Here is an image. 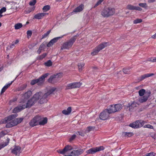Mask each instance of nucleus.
<instances>
[{
  "instance_id": "f257e3e1",
  "label": "nucleus",
  "mask_w": 156,
  "mask_h": 156,
  "mask_svg": "<svg viewBox=\"0 0 156 156\" xmlns=\"http://www.w3.org/2000/svg\"><path fill=\"white\" fill-rule=\"evenodd\" d=\"M56 89L55 87H52L45 93L41 92H37L34 95L33 98L36 103L38 101L40 104H43L47 102V98L56 90Z\"/></svg>"
},
{
  "instance_id": "f03ea898",
  "label": "nucleus",
  "mask_w": 156,
  "mask_h": 156,
  "mask_svg": "<svg viewBox=\"0 0 156 156\" xmlns=\"http://www.w3.org/2000/svg\"><path fill=\"white\" fill-rule=\"evenodd\" d=\"M17 116V114H16L10 115L0 121V124L6 123L5 126L7 128H10L15 126L20 123L23 119V118H21L13 120Z\"/></svg>"
},
{
  "instance_id": "7ed1b4c3",
  "label": "nucleus",
  "mask_w": 156,
  "mask_h": 156,
  "mask_svg": "<svg viewBox=\"0 0 156 156\" xmlns=\"http://www.w3.org/2000/svg\"><path fill=\"white\" fill-rule=\"evenodd\" d=\"M20 103L19 106L14 108L13 111V112L16 113L24 108H30L34 105L36 102L32 97L27 101H23L21 102Z\"/></svg>"
},
{
  "instance_id": "20e7f679",
  "label": "nucleus",
  "mask_w": 156,
  "mask_h": 156,
  "mask_svg": "<svg viewBox=\"0 0 156 156\" xmlns=\"http://www.w3.org/2000/svg\"><path fill=\"white\" fill-rule=\"evenodd\" d=\"M76 35L75 36L68 41L64 43L61 47V50L68 49L71 48L76 40Z\"/></svg>"
},
{
  "instance_id": "39448f33",
  "label": "nucleus",
  "mask_w": 156,
  "mask_h": 156,
  "mask_svg": "<svg viewBox=\"0 0 156 156\" xmlns=\"http://www.w3.org/2000/svg\"><path fill=\"white\" fill-rule=\"evenodd\" d=\"M115 12L113 8L109 7L105 8L101 12V15L104 17H108L113 15Z\"/></svg>"
},
{
  "instance_id": "423d86ee",
  "label": "nucleus",
  "mask_w": 156,
  "mask_h": 156,
  "mask_svg": "<svg viewBox=\"0 0 156 156\" xmlns=\"http://www.w3.org/2000/svg\"><path fill=\"white\" fill-rule=\"evenodd\" d=\"M73 147L70 145H66L62 150H58V152L60 154H64L65 156H71V150H73Z\"/></svg>"
},
{
  "instance_id": "0eeeda50",
  "label": "nucleus",
  "mask_w": 156,
  "mask_h": 156,
  "mask_svg": "<svg viewBox=\"0 0 156 156\" xmlns=\"http://www.w3.org/2000/svg\"><path fill=\"white\" fill-rule=\"evenodd\" d=\"M62 75L61 73H57L52 75L48 79V81L50 83H55L58 82L62 77Z\"/></svg>"
},
{
  "instance_id": "6e6552de",
  "label": "nucleus",
  "mask_w": 156,
  "mask_h": 156,
  "mask_svg": "<svg viewBox=\"0 0 156 156\" xmlns=\"http://www.w3.org/2000/svg\"><path fill=\"white\" fill-rule=\"evenodd\" d=\"M48 75V73H46L42 75L39 79L32 80L30 83L31 84L34 85L36 83H37L38 85H41L44 82L45 78Z\"/></svg>"
},
{
  "instance_id": "1a4fd4ad",
  "label": "nucleus",
  "mask_w": 156,
  "mask_h": 156,
  "mask_svg": "<svg viewBox=\"0 0 156 156\" xmlns=\"http://www.w3.org/2000/svg\"><path fill=\"white\" fill-rule=\"evenodd\" d=\"M104 147L102 146L91 148L86 151L87 154H93L96 152L103 150Z\"/></svg>"
},
{
  "instance_id": "9d476101",
  "label": "nucleus",
  "mask_w": 156,
  "mask_h": 156,
  "mask_svg": "<svg viewBox=\"0 0 156 156\" xmlns=\"http://www.w3.org/2000/svg\"><path fill=\"white\" fill-rule=\"evenodd\" d=\"M144 124L143 121L138 120L130 124L129 126L133 128H137L142 127Z\"/></svg>"
},
{
  "instance_id": "9b49d317",
  "label": "nucleus",
  "mask_w": 156,
  "mask_h": 156,
  "mask_svg": "<svg viewBox=\"0 0 156 156\" xmlns=\"http://www.w3.org/2000/svg\"><path fill=\"white\" fill-rule=\"evenodd\" d=\"M151 94V92L150 91H146L145 94L144 95L138 98L139 101L141 103L146 102L149 97Z\"/></svg>"
},
{
  "instance_id": "f8f14e48",
  "label": "nucleus",
  "mask_w": 156,
  "mask_h": 156,
  "mask_svg": "<svg viewBox=\"0 0 156 156\" xmlns=\"http://www.w3.org/2000/svg\"><path fill=\"white\" fill-rule=\"evenodd\" d=\"M40 118L38 117V115L34 117L30 122L29 123L30 126L33 127L39 124V121Z\"/></svg>"
},
{
  "instance_id": "ddd939ff",
  "label": "nucleus",
  "mask_w": 156,
  "mask_h": 156,
  "mask_svg": "<svg viewBox=\"0 0 156 156\" xmlns=\"http://www.w3.org/2000/svg\"><path fill=\"white\" fill-rule=\"evenodd\" d=\"M109 114L106 109L102 112L99 115L100 119L105 120L107 119L109 117Z\"/></svg>"
},
{
  "instance_id": "4468645a",
  "label": "nucleus",
  "mask_w": 156,
  "mask_h": 156,
  "mask_svg": "<svg viewBox=\"0 0 156 156\" xmlns=\"http://www.w3.org/2000/svg\"><path fill=\"white\" fill-rule=\"evenodd\" d=\"M67 34H66L62 36H61V37H58L54 38L52 39L47 44V46L48 47H49L52 46L55 43L57 42L58 40L60 38H62L64 36H66L67 35Z\"/></svg>"
},
{
  "instance_id": "2eb2a0df",
  "label": "nucleus",
  "mask_w": 156,
  "mask_h": 156,
  "mask_svg": "<svg viewBox=\"0 0 156 156\" xmlns=\"http://www.w3.org/2000/svg\"><path fill=\"white\" fill-rule=\"evenodd\" d=\"M139 105L137 103L134 102L132 103H129L127 106V108H129V110L130 111H132L135 108L138 107Z\"/></svg>"
},
{
  "instance_id": "dca6fc26",
  "label": "nucleus",
  "mask_w": 156,
  "mask_h": 156,
  "mask_svg": "<svg viewBox=\"0 0 156 156\" xmlns=\"http://www.w3.org/2000/svg\"><path fill=\"white\" fill-rule=\"evenodd\" d=\"M83 152V149H80L76 150H73L71 151V156H78L82 154Z\"/></svg>"
},
{
  "instance_id": "f3484780",
  "label": "nucleus",
  "mask_w": 156,
  "mask_h": 156,
  "mask_svg": "<svg viewBox=\"0 0 156 156\" xmlns=\"http://www.w3.org/2000/svg\"><path fill=\"white\" fill-rule=\"evenodd\" d=\"M48 14V13H39L34 15V18L37 20L41 19Z\"/></svg>"
},
{
  "instance_id": "a211bd4d",
  "label": "nucleus",
  "mask_w": 156,
  "mask_h": 156,
  "mask_svg": "<svg viewBox=\"0 0 156 156\" xmlns=\"http://www.w3.org/2000/svg\"><path fill=\"white\" fill-rule=\"evenodd\" d=\"M21 152V148L18 146H15L12 151L13 154L16 155H19Z\"/></svg>"
},
{
  "instance_id": "6ab92c4d",
  "label": "nucleus",
  "mask_w": 156,
  "mask_h": 156,
  "mask_svg": "<svg viewBox=\"0 0 156 156\" xmlns=\"http://www.w3.org/2000/svg\"><path fill=\"white\" fill-rule=\"evenodd\" d=\"M38 117H39L40 119L39 121V125H43L47 123V118H43L40 115H38Z\"/></svg>"
},
{
  "instance_id": "aec40b11",
  "label": "nucleus",
  "mask_w": 156,
  "mask_h": 156,
  "mask_svg": "<svg viewBox=\"0 0 156 156\" xmlns=\"http://www.w3.org/2000/svg\"><path fill=\"white\" fill-rule=\"evenodd\" d=\"M154 75V74L153 73L144 74L141 76L140 77V81H141L146 78L149 77Z\"/></svg>"
},
{
  "instance_id": "412c9836",
  "label": "nucleus",
  "mask_w": 156,
  "mask_h": 156,
  "mask_svg": "<svg viewBox=\"0 0 156 156\" xmlns=\"http://www.w3.org/2000/svg\"><path fill=\"white\" fill-rule=\"evenodd\" d=\"M84 8V5L81 4L78 7L74 9L73 12H78L82 11Z\"/></svg>"
},
{
  "instance_id": "4be33fe9",
  "label": "nucleus",
  "mask_w": 156,
  "mask_h": 156,
  "mask_svg": "<svg viewBox=\"0 0 156 156\" xmlns=\"http://www.w3.org/2000/svg\"><path fill=\"white\" fill-rule=\"evenodd\" d=\"M32 93L31 91L29 90L26 92L23 95V98H29L31 95Z\"/></svg>"
},
{
  "instance_id": "5701e85b",
  "label": "nucleus",
  "mask_w": 156,
  "mask_h": 156,
  "mask_svg": "<svg viewBox=\"0 0 156 156\" xmlns=\"http://www.w3.org/2000/svg\"><path fill=\"white\" fill-rule=\"evenodd\" d=\"M115 106L114 105H111L109 108L106 109V110H107L108 113L110 114L112 113L115 112Z\"/></svg>"
},
{
  "instance_id": "b1692460",
  "label": "nucleus",
  "mask_w": 156,
  "mask_h": 156,
  "mask_svg": "<svg viewBox=\"0 0 156 156\" xmlns=\"http://www.w3.org/2000/svg\"><path fill=\"white\" fill-rule=\"evenodd\" d=\"M13 81L14 80L11 81L10 83L7 84L3 87L1 91V94H2L5 91V90L12 84Z\"/></svg>"
},
{
  "instance_id": "393cba45",
  "label": "nucleus",
  "mask_w": 156,
  "mask_h": 156,
  "mask_svg": "<svg viewBox=\"0 0 156 156\" xmlns=\"http://www.w3.org/2000/svg\"><path fill=\"white\" fill-rule=\"evenodd\" d=\"M72 109L71 107H68L67 110H64L62 111V113L65 115H68L71 112Z\"/></svg>"
},
{
  "instance_id": "a878e982",
  "label": "nucleus",
  "mask_w": 156,
  "mask_h": 156,
  "mask_svg": "<svg viewBox=\"0 0 156 156\" xmlns=\"http://www.w3.org/2000/svg\"><path fill=\"white\" fill-rule=\"evenodd\" d=\"M107 42H104L99 44L97 47L99 48L100 50H101L105 47H107Z\"/></svg>"
},
{
  "instance_id": "bb28decb",
  "label": "nucleus",
  "mask_w": 156,
  "mask_h": 156,
  "mask_svg": "<svg viewBox=\"0 0 156 156\" xmlns=\"http://www.w3.org/2000/svg\"><path fill=\"white\" fill-rule=\"evenodd\" d=\"M115 112L119 111L122 108V105L120 104H117L114 105Z\"/></svg>"
},
{
  "instance_id": "cd10ccee",
  "label": "nucleus",
  "mask_w": 156,
  "mask_h": 156,
  "mask_svg": "<svg viewBox=\"0 0 156 156\" xmlns=\"http://www.w3.org/2000/svg\"><path fill=\"white\" fill-rule=\"evenodd\" d=\"M75 88V87L74 86L73 83H69L66 87V90L71 89Z\"/></svg>"
},
{
  "instance_id": "c85d7f7f",
  "label": "nucleus",
  "mask_w": 156,
  "mask_h": 156,
  "mask_svg": "<svg viewBox=\"0 0 156 156\" xmlns=\"http://www.w3.org/2000/svg\"><path fill=\"white\" fill-rule=\"evenodd\" d=\"M100 51L99 48L97 47L94 49L93 51L91 53V54L92 55H96Z\"/></svg>"
},
{
  "instance_id": "c756f323",
  "label": "nucleus",
  "mask_w": 156,
  "mask_h": 156,
  "mask_svg": "<svg viewBox=\"0 0 156 156\" xmlns=\"http://www.w3.org/2000/svg\"><path fill=\"white\" fill-rule=\"evenodd\" d=\"M9 139L7 138L6 140V142L4 144H0V150L2 148L7 146L9 144Z\"/></svg>"
},
{
  "instance_id": "7c9ffc66",
  "label": "nucleus",
  "mask_w": 156,
  "mask_h": 156,
  "mask_svg": "<svg viewBox=\"0 0 156 156\" xmlns=\"http://www.w3.org/2000/svg\"><path fill=\"white\" fill-rule=\"evenodd\" d=\"M85 65V63L83 62L79 63L78 64V66L79 68V70L80 71H81L83 69V68Z\"/></svg>"
},
{
  "instance_id": "2f4dec72",
  "label": "nucleus",
  "mask_w": 156,
  "mask_h": 156,
  "mask_svg": "<svg viewBox=\"0 0 156 156\" xmlns=\"http://www.w3.org/2000/svg\"><path fill=\"white\" fill-rule=\"evenodd\" d=\"M145 90L144 89H142L138 91L139 95L140 96H143L146 93Z\"/></svg>"
},
{
  "instance_id": "473e14b6",
  "label": "nucleus",
  "mask_w": 156,
  "mask_h": 156,
  "mask_svg": "<svg viewBox=\"0 0 156 156\" xmlns=\"http://www.w3.org/2000/svg\"><path fill=\"white\" fill-rule=\"evenodd\" d=\"M122 135L124 136L130 137L133 135V133L131 132H123Z\"/></svg>"
},
{
  "instance_id": "72a5a7b5",
  "label": "nucleus",
  "mask_w": 156,
  "mask_h": 156,
  "mask_svg": "<svg viewBox=\"0 0 156 156\" xmlns=\"http://www.w3.org/2000/svg\"><path fill=\"white\" fill-rule=\"evenodd\" d=\"M22 24L21 23H17L14 26L15 29H19L22 27Z\"/></svg>"
},
{
  "instance_id": "f704fd0d",
  "label": "nucleus",
  "mask_w": 156,
  "mask_h": 156,
  "mask_svg": "<svg viewBox=\"0 0 156 156\" xmlns=\"http://www.w3.org/2000/svg\"><path fill=\"white\" fill-rule=\"evenodd\" d=\"M47 43L46 42H43L40 46L39 48L43 50H44L45 48Z\"/></svg>"
},
{
  "instance_id": "c9c22d12",
  "label": "nucleus",
  "mask_w": 156,
  "mask_h": 156,
  "mask_svg": "<svg viewBox=\"0 0 156 156\" xmlns=\"http://www.w3.org/2000/svg\"><path fill=\"white\" fill-rule=\"evenodd\" d=\"M131 69L130 67L125 68L123 69V73L125 74H129V70Z\"/></svg>"
},
{
  "instance_id": "e433bc0d",
  "label": "nucleus",
  "mask_w": 156,
  "mask_h": 156,
  "mask_svg": "<svg viewBox=\"0 0 156 156\" xmlns=\"http://www.w3.org/2000/svg\"><path fill=\"white\" fill-rule=\"evenodd\" d=\"M50 6L49 5H46L44 6L42 10L44 12H46L50 9Z\"/></svg>"
},
{
  "instance_id": "4c0bfd02",
  "label": "nucleus",
  "mask_w": 156,
  "mask_h": 156,
  "mask_svg": "<svg viewBox=\"0 0 156 156\" xmlns=\"http://www.w3.org/2000/svg\"><path fill=\"white\" fill-rule=\"evenodd\" d=\"M139 5L141 7L144 8L145 9H147L148 7L146 3H140L139 4Z\"/></svg>"
},
{
  "instance_id": "58836bf2",
  "label": "nucleus",
  "mask_w": 156,
  "mask_h": 156,
  "mask_svg": "<svg viewBox=\"0 0 156 156\" xmlns=\"http://www.w3.org/2000/svg\"><path fill=\"white\" fill-rule=\"evenodd\" d=\"M44 65L48 67H49L52 66V62L51 60H49L44 63Z\"/></svg>"
},
{
  "instance_id": "ea45409f",
  "label": "nucleus",
  "mask_w": 156,
  "mask_h": 156,
  "mask_svg": "<svg viewBox=\"0 0 156 156\" xmlns=\"http://www.w3.org/2000/svg\"><path fill=\"white\" fill-rule=\"evenodd\" d=\"M94 128H95L94 127L89 126L87 128V129L85 130V133H87L92 130H93Z\"/></svg>"
},
{
  "instance_id": "a19ab883",
  "label": "nucleus",
  "mask_w": 156,
  "mask_h": 156,
  "mask_svg": "<svg viewBox=\"0 0 156 156\" xmlns=\"http://www.w3.org/2000/svg\"><path fill=\"white\" fill-rule=\"evenodd\" d=\"M74 86L75 88H79L82 85V83L80 82H74L73 83Z\"/></svg>"
},
{
  "instance_id": "79ce46f5",
  "label": "nucleus",
  "mask_w": 156,
  "mask_h": 156,
  "mask_svg": "<svg viewBox=\"0 0 156 156\" xmlns=\"http://www.w3.org/2000/svg\"><path fill=\"white\" fill-rule=\"evenodd\" d=\"M135 7L131 5H129L127 6V8L129 10H135Z\"/></svg>"
},
{
  "instance_id": "37998d69",
  "label": "nucleus",
  "mask_w": 156,
  "mask_h": 156,
  "mask_svg": "<svg viewBox=\"0 0 156 156\" xmlns=\"http://www.w3.org/2000/svg\"><path fill=\"white\" fill-rule=\"evenodd\" d=\"M51 30H50L47 31L46 33H45V34H44L42 36L41 39H43L44 38H46L48 35L49 34Z\"/></svg>"
},
{
  "instance_id": "c03bdc74",
  "label": "nucleus",
  "mask_w": 156,
  "mask_h": 156,
  "mask_svg": "<svg viewBox=\"0 0 156 156\" xmlns=\"http://www.w3.org/2000/svg\"><path fill=\"white\" fill-rule=\"evenodd\" d=\"M47 55V54L44 53L39 56L38 57V59L40 60H42L45 58Z\"/></svg>"
},
{
  "instance_id": "a18cd8bd",
  "label": "nucleus",
  "mask_w": 156,
  "mask_h": 156,
  "mask_svg": "<svg viewBox=\"0 0 156 156\" xmlns=\"http://www.w3.org/2000/svg\"><path fill=\"white\" fill-rule=\"evenodd\" d=\"M142 21V19H137L133 21V23L134 24H137L141 22Z\"/></svg>"
},
{
  "instance_id": "49530a36",
  "label": "nucleus",
  "mask_w": 156,
  "mask_h": 156,
  "mask_svg": "<svg viewBox=\"0 0 156 156\" xmlns=\"http://www.w3.org/2000/svg\"><path fill=\"white\" fill-rule=\"evenodd\" d=\"M27 87V85H23L22 86H20L18 90L21 91L22 90H24Z\"/></svg>"
},
{
  "instance_id": "de8ad7c7",
  "label": "nucleus",
  "mask_w": 156,
  "mask_h": 156,
  "mask_svg": "<svg viewBox=\"0 0 156 156\" xmlns=\"http://www.w3.org/2000/svg\"><path fill=\"white\" fill-rule=\"evenodd\" d=\"M104 0H99L98 2H97V3L95 4L94 6V8H95L97 7L98 5H99Z\"/></svg>"
},
{
  "instance_id": "09e8293b",
  "label": "nucleus",
  "mask_w": 156,
  "mask_h": 156,
  "mask_svg": "<svg viewBox=\"0 0 156 156\" xmlns=\"http://www.w3.org/2000/svg\"><path fill=\"white\" fill-rule=\"evenodd\" d=\"M36 2V0H32L29 2V5H34Z\"/></svg>"
},
{
  "instance_id": "8fccbe9b",
  "label": "nucleus",
  "mask_w": 156,
  "mask_h": 156,
  "mask_svg": "<svg viewBox=\"0 0 156 156\" xmlns=\"http://www.w3.org/2000/svg\"><path fill=\"white\" fill-rule=\"evenodd\" d=\"M7 133L6 131H2L0 133V136L1 137L4 136Z\"/></svg>"
},
{
  "instance_id": "3c124183",
  "label": "nucleus",
  "mask_w": 156,
  "mask_h": 156,
  "mask_svg": "<svg viewBox=\"0 0 156 156\" xmlns=\"http://www.w3.org/2000/svg\"><path fill=\"white\" fill-rule=\"evenodd\" d=\"M32 34V32L31 31L29 30L27 31V37L28 38H29V37H30L31 36Z\"/></svg>"
},
{
  "instance_id": "603ef678",
  "label": "nucleus",
  "mask_w": 156,
  "mask_h": 156,
  "mask_svg": "<svg viewBox=\"0 0 156 156\" xmlns=\"http://www.w3.org/2000/svg\"><path fill=\"white\" fill-rule=\"evenodd\" d=\"M6 8L5 7H3L0 10V13L2 14L3 12H5L6 11Z\"/></svg>"
},
{
  "instance_id": "864d4df0",
  "label": "nucleus",
  "mask_w": 156,
  "mask_h": 156,
  "mask_svg": "<svg viewBox=\"0 0 156 156\" xmlns=\"http://www.w3.org/2000/svg\"><path fill=\"white\" fill-rule=\"evenodd\" d=\"M144 127L145 128H147L149 129H152L153 128V127L150 125V124H147L146 125H145L144 126Z\"/></svg>"
},
{
  "instance_id": "5fc2aeb1",
  "label": "nucleus",
  "mask_w": 156,
  "mask_h": 156,
  "mask_svg": "<svg viewBox=\"0 0 156 156\" xmlns=\"http://www.w3.org/2000/svg\"><path fill=\"white\" fill-rule=\"evenodd\" d=\"M155 153H150L148 154H146L144 156H154Z\"/></svg>"
},
{
  "instance_id": "6e6d98bb",
  "label": "nucleus",
  "mask_w": 156,
  "mask_h": 156,
  "mask_svg": "<svg viewBox=\"0 0 156 156\" xmlns=\"http://www.w3.org/2000/svg\"><path fill=\"white\" fill-rule=\"evenodd\" d=\"M17 100V98L16 97L14 98H13V99H12V100H11L10 101V102H9V103H10V104H11V103L13 102H14L16 101Z\"/></svg>"
},
{
  "instance_id": "4d7b16f0",
  "label": "nucleus",
  "mask_w": 156,
  "mask_h": 156,
  "mask_svg": "<svg viewBox=\"0 0 156 156\" xmlns=\"http://www.w3.org/2000/svg\"><path fill=\"white\" fill-rule=\"evenodd\" d=\"M135 10L139 11H141L142 10V9L141 8H140L138 6H136L135 7Z\"/></svg>"
},
{
  "instance_id": "13d9d810",
  "label": "nucleus",
  "mask_w": 156,
  "mask_h": 156,
  "mask_svg": "<svg viewBox=\"0 0 156 156\" xmlns=\"http://www.w3.org/2000/svg\"><path fill=\"white\" fill-rule=\"evenodd\" d=\"M76 136L75 135H73L70 138V141H71L74 140L76 138Z\"/></svg>"
},
{
  "instance_id": "bf43d9fd",
  "label": "nucleus",
  "mask_w": 156,
  "mask_h": 156,
  "mask_svg": "<svg viewBox=\"0 0 156 156\" xmlns=\"http://www.w3.org/2000/svg\"><path fill=\"white\" fill-rule=\"evenodd\" d=\"M42 50H43L39 47L37 51V53L38 54H40L41 53Z\"/></svg>"
},
{
  "instance_id": "052dcab7",
  "label": "nucleus",
  "mask_w": 156,
  "mask_h": 156,
  "mask_svg": "<svg viewBox=\"0 0 156 156\" xmlns=\"http://www.w3.org/2000/svg\"><path fill=\"white\" fill-rule=\"evenodd\" d=\"M77 134H79L80 135H81V136H83L84 135V133L81 132H78L77 133Z\"/></svg>"
},
{
  "instance_id": "680f3d73",
  "label": "nucleus",
  "mask_w": 156,
  "mask_h": 156,
  "mask_svg": "<svg viewBox=\"0 0 156 156\" xmlns=\"http://www.w3.org/2000/svg\"><path fill=\"white\" fill-rule=\"evenodd\" d=\"M15 47V44L14 43H13L12 44H11L10 46V47L11 48H13L14 47Z\"/></svg>"
},
{
  "instance_id": "e2e57ef3",
  "label": "nucleus",
  "mask_w": 156,
  "mask_h": 156,
  "mask_svg": "<svg viewBox=\"0 0 156 156\" xmlns=\"http://www.w3.org/2000/svg\"><path fill=\"white\" fill-rule=\"evenodd\" d=\"M151 37L153 39L156 38V33L154 35L152 36Z\"/></svg>"
},
{
  "instance_id": "0e129e2a",
  "label": "nucleus",
  "mask_w": 156,
  "mask_h": 156,
  "mask_svg": "<svg viewBox=\"0 0 156 156\" xmlns=\"http://www.w3.org/2000/svg\"><path fill=\"white\" fill-rule=\"evenodd\" d=\"M19 42V40L18 39L16 40L14 42V44H17Z\"/></svg>"
},
{
  "instance_id": "69168bd1",
  "label": "nucleus",
  "mask_w": 156,
  "mask_h": 156,
  "mask_svg": "<svg viewBox=\"0 0 156 156\" xmlns=\"http://www.w3.org/2000/svg\"><path fill=\"white\" fill-rule=\"evenodd\" d=\"M155 0H148V2L149 3H152L154 2Z\"/></svg>"
},
{
  "instance_id": "338daca9",
  "label": "nucleus",
  "mask_w": 156,
  "mask_h": 156,
  "mask_svg": "<svg viewBox=\"0 0 156 156\" xmlns=\"http://www.w3.org/2000/svg\"><path fill=\"white\" fill-rule=\"evenodd\" d=\"M152 62H156V58H153V59H152V60H151Z\"/></svg>"
},
{
  "instance_id": "774afa93",
  "label": "nucleus",
  "mask_w": 156,
  "mask_h": 156,
  "mask_svg": "<svg viewBox=\"0 0 156 156\" xmlns=\"http://www.w3.org/2000/svg\"><path fill=\"white\" fill-rule=\"evenodd\" d=\"M152 59H153L152 58H149L148 59L147 61H148L151 62H152L151 60H152Z\"/></svg>"
}]
</instances>
